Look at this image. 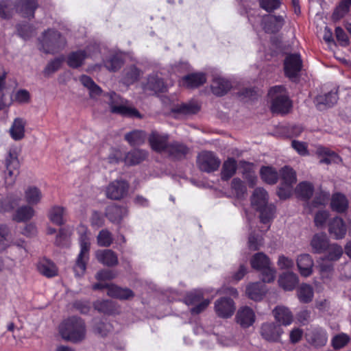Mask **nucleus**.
I'll return each mask as SVG.
<instances>
[{"label":"nucleus","mask_w":351,"mask_h":351,"mask_svg":"<svg viewBox=\"0 0 351 351\" xmlns=\"http://www.w3.org/2000/svg\"><path fill=\"white\" fill-rule=\"evenodd\" d=\"M60 334L66 341L81 342L86 337L85 323L80 317H69L60 326Z\"/></svg>","instance_id":"nucleus-1"},{"label":"nucleus","mask_w":351,"mask_h":351,"mask_svg":"<svg viewBox=\"0 0 351 351\" xmlns=\"http://www.w3.org/2000/svg\"><path fill=\"white\" fill-rule=\"evenodd\" d=\"M268 95L271 99L272 112L284 114L289 112L292 104L284 86H276L271 88Z\"/></svg>","instance_id":"nucleus-2"},{"label":"nucleus","mask_w":351,"mask_h":351,"mask_svg":"<svg viewBox=\"0 0 351 351\" xmlns=\"http://www.w3.org/2000/svg\"><path fill=\"white\" fill-rule=\"evenodd\" d=\"M40 42L42 50L46 53H55L62 49L66 44L65 38L60 32L52 29L43 32Z\"/></svg>","instance_id":"nucleus-3"},{"label":"nucleus","mask_w":351,"mask_h":351,"mask_svg":"<svg viewBox=\"0 0 351 351\" xmlns=\"http://www.w3.org/2000/svg\"><path fill=\"white\" fill-rule=\"evenodd\" d=\"M80 233V252L76 259L75 265L73 270L76 276H80L84 274L86 263L89 259V250H90V239L87 235V230L85 227L82 226L79 230Z\"/></svg>","instance_id":"nucleus-4"},{"label":"nucleus","mask_w":351,"mask_h":351,"mask_svg":"<svg viewBox=\"0 0 351 351\" xmlns=\"http://www.w3.org/2000/svg\"><path fill=\"white\" fill-rule=\"evenodd\" d=\"M19 166L20 163L16 151L14 149H10L4 160H0V169L4 167L7 172L5 176V183L7 186H12L14 184Z\"/></svg>","instance_id":"nucleus-5"},{"label":"nucleus","mask_w":351,"mask_h":351,"mask_svg":"<svg viewBox=\"0 0 351 351\" xmlns=\"http://www.w3.org/2000/svg\"><path fill=\"white\" fill-rule=\"evenodd\" d=\"M106 98V101L110 106L111 112L129 117H141L139 112L136 108L123 105L122 99L115 93H108Z\"/></svg>","instance_id":"nucleus-6"},{"label":"nucleus","mask_w":351,"mask_h":351,"mask_svg":"<svg viewBox=\"0 0 351 351\" xmlns=\"http://www.w3.org/2000/svg\"><path fill=\"white\" fill-rule=\"evenodd\" d=\"M220 164V159L212 152H202L197 157V165L202 171L214 172L219 169Z\"/></svg>","instance_id":"nucleus-7"},{"label":"nucleus","mask_w":351,"mask_h":351,"mask_svg":"<svg viewBox=\"0 0 351 351\" xmlns=\"http://www.w3.org/2000/svg\"><path fill=\"white\" fill-rule=\"evenodd\" d=\"M259 333L261 337L270 343L281 341L284 330L280 325L274 322H264L261 325Z\"/></svg>","instance_id":"nucleus-8"},{"label":"nucleus","mask_w":351,"mask_h":351,"mask_svg":"<svg viewBox=\"0 0 351 351\" xmlns=\"http://www.w3.org/2000/svg\"><path fill=\"white\" fill-rule=\"evenodd\" d=\"M129 184L123 180H116L106 188V196L112 199L118 200L123 198L128 193Z\"/></svg>","instance_id":"nucleus-9"},{"label":"nucleus","mask_w":351,"mask_h":351,"mask_svg":"<svg viewBox=\"0 0 351 351\" xmlns=\"http://www.w3.org/2000/svg\"><path fill=\"white\" fill-rule=\"evenodd\" d=\"M285 75L290 79L296 77L302 69V62L298 54L288 55L284 62Z\"/></svg>","instance_id":"nucleus-10"},{"label":"nucleus","mask_w":351,"mask_h":351,"mask_svg":"<svg viewBox=\"0 0 351 351\" xmlns=\"http://www.w3.org/2000/svg\"><path fill=\"white\" fill-rule=\"evenodd\" d=\"M215 311L217 315L222 318L231 317L234 311V302L229 298H221L215 302Z\"/></svg>","instance_id":"nucleus-11"},{"label":"nucleus","mask_w":351,"mask_h":351,"mask_svg":"<svg viewBox=\"0 0 351 351\" xmlns=\"http://www.w3.org/2000/svg\"><path fill=\"white\" fill-rule=\"evenodd\" d=\"M236 322L243 328H247L252 326L256 321V315L249 306L241 307L235 317Z\"/></svg>","instance_id":"nucleus-12"},{"label":"nucleus","mask_w":351,"mask_h":351,"mask_svg":"<svg viewBox=\"0 0 351 351\" xmlns=\"http://www.w3.org/2000/svg\"><path fill=\"white\" fill-rule=\"evenodd\" d=\"M315 154L320 158L319 163L321 164H339L342 162V158L336 152L322 145L316 147Z\"/></svg>","instance_id":"nucleus-13"},{"label":"nucleus","mask_w":351,"mask_h":351,"mask_svg":"<svg viewBox=\"0 0 351 351\" xmlns=\"http://www.w3.org/2000/svg\"><path fill=\"white\" fill-rule=\"evenodd\" d=\"M308 341L315 347H322L328 341V334L325 329L321 327H315L309 330L306 334Z\"/></svg>","instance_id":"nucleus-14"},{"label":"nucleus","mask_w":351,"mask_h":351,"mask_svg":"<svg viewBox=\"0 0 351 351\" xmlns=\"http://www.w3.org/2000/svg\"><path fill=\"white\" fill-rule=\"evenodd\" d=\"M169 136L162 134L156 131L152 132L149 136V143L152 149L159 153H165L168 143Z\"/></svg>","instance_id":"nucleus-15"},{"label":"nucleus","mask_w":351,"mask_h":351,"mask_svg":"<svg viewBox=\"0 0 351 351\" xmlns=\"http://www.w3.org/2000/svg\"><path fill=\"white\" fill-rule=\"evenodd\" d=\"M338 100L337 91H330L324 95H317L314 103L319 110H324L328 108H330L335 105Z\"/></svg>","instance_id":"nucleus-16"},{"label":"nucleus","mask_w":351,"mask_h":351,"mask_svg":"<svg viewBox=\"0 0 351 351\" xmlns=\"http://www.w3.org/2000/svg\"><path fill=\"white\" fill-rule=\"evenodd\" d=\"M206 81L202 73H194L186 75L179 81L180 85L187 88H195L203 85Z\"/></svg>","instance_id":"nucleus-17"},{"label":"nucleus","mask_w":351,"mask_h":351,"mask_svg":"<svg viewBox=\"0 0 351 351\" xmlns=\"http://www.w3.org/2000/svg\"><path fill=\"white\" fill-rule=\"evenodd\" d=\"M272 314L276 322L278 323V325H280V326L281 325L287 326L293 322V314L286 306H277L272 311Z\"/></svg>","instance_id":"nucleus-18"},{"label":"nucleus","mask_w":351,"mask_h":351,"mask_svg":"<svg viewBox=\"0 0 351 351\" xmlns=\"http://www.w3.org/2000/svg\"><path fill=\"white\" fill-rule=\"evenodd\" d=\"M328 232L335 239L344 238L346 234V227L343 220L339 217L332 219L328 223Z\"/></svg>","instance_id":"nucleus-19"},{"label":"nucleus","mask_w":351,"mask_h":351,"mask_svg":"<svg viewBox=\"0 0 351 351\" xmlns=\"http://www.w3.org/2000/svg\"><path fill=\"white\" fill-rule=\"evenodd\" d=\"M296 261L301 276L308 277L312 274L314 261L309 254H303L298 256Z\"/></svg>","instance_id":"nucleus-20"},{"label":"nucleus","mask_w":351,"mask_h":351,"mask_svg":"<svg viewBox=\"0 0 351 351\" xmlns=\"http://www.w3.org/2000/svg\"><path fill=\"white\" fill-rule=\"evenodd\" d=\"M189 152V148L186 145L182 143L175 141L168 145L165 154L173 159L180 160L184 158Z\"/></svg>","instance_id":"nucleus-21"},{"label":"nucleus","mask_w":351,"mask_h":351,"mask_svg":"<svg viewBox=\"0 0 351 351\" xmlns=\"http://www.w3.org/2000/svg\"><path fill=\"white\" fill-rule=\"evenodd\" d=\"M93 307L104 314L114 315L119 313V307L117 303L109 300H98L94 302Z\"/></svg>","instance_id":"nucleus-22"},{"label":"nucleus","mask_w":351,"mask_h":351,"mask_svg":"<svg viewBox=\"0 0 351 351\" xmlns=\"http://www.w3.org/2000/svg\"><path fill=\"white\" fill-rule=\"evenodd\" d=\"M211 90L217 96H223L232 88L231 82L221 77H214L211 84Z\"/></svg>","instance_id":"nucleus-23"},{"label":"nucleus","mask_w":351,"mask_h":351,"mask_svg":"<svg viewBox=\"0 0 351 351\" xmlns=\"http://www.w3.org/2000/svg\"><path fill=\"white\" fill-rule=\"evenodd\" d=\"M128 210L125 207L119 206L115 204L108 206L106 210V217L114 223H119L126 216Z\"/></svg>","instance_id":"nucleus-24"},{"label":"nucleus","mask_w":351,"mask_h":351,"mask_svg":"<svg viewBox=\"0 0 351 351\" xmlns=\"http://www.w3.org/2000/svg\"><path fill=\"white\" fill-rule=\"evenodd\" d=\"M97 261L108 267H113L118 264V257L111 250H99L95 254Z\"/></svg>","instance_id":"nucleus-25"},{"label":"nucleus","mask_w":351,"mask_h":351,"mask_svg":"<svg viewBox=\"0 0 351 351\" xmlns=\"http://www.w3.org/2000/svg\"><path fill=\"white\" fill-rule=\"evenodd\" d=\"M107 294L110 297L121 300H130L134 296V293L131 289L122 288L114 285H109Z\"/></svg>","instance_id":"nucleus-26"},{"label":"nucleus","mask_w":351,"mask_h":351,"mask_svg":"<svg viewBox=\"0 0 351 351\" xmlns=\"http://www.w3.org/2000/svg\"><path fill=\"white\" fill-rule=\"evenodd\" d=\"M90 56L88 49L71 52L67 57V64L70 67L77 69L81 66L84 64V60Z\"/></svg>","instance_id":"nucleus-27"},{"label":"nucleus","mask_w":351,"mask_h":351,"mask_svg":"<svg viewBox=\"0 0 351 351\" xmlns=\"http://www.w3.org/2000/svg\"><path fill=\"white\" fill-rule=\"evenodd\" d=\"M38 6V0H20L16 10L24 17H34Z\"/></svg>","instance_id":"nucleus-28"},{"label":"nucleus","mask_w":351,"mask_h":351,"mask_svg":"<svg viewBox=\"0 0 351 351\" xmlns=\"http://www.w3.org/2000/svg\"><path fill=\"white\" fill-rule=\"evenodd\" d=\"M329 244V239L325 233L315 234L311 241L313 252L317 254L325 252Z\"/></svg>","instance_id":"nucleus-29"},{"label":"nucleus","mask_w":351,"mask_h":351,"mask_svg":"<svg viewBox=\"0 0 351 351\" xmlns=\"http://www.w3.org/2000/svg\"><path fill=\"white\" fill-rule=\"evenodd\" d=\"M26 121L25 119L18 117L14 119L10 130V136L14 141H20L25 136V127Z\"/></svg>","instance_id":"nucleus-30"},{"label":"nucleus","mask_w":351,"mask_h":351,"mask_svg":"<svg viewBox=\"0 0 351 351\" xmlns=\"http://www.w3.org/2000/svg\"><path fill=\"white\" fill-rule=\"evenodd\" d=\"M252 205L256 209H260L268 204V194L263 188H256L251 197Z\"/></svg>","instance_id":"nucleus-31"},{"label":"nucleus","mask_w":351,"mask_h":351,"mask_svg":"<svg viewBox=\"0 0 351 351\" xmlns=\"http://www.w3.org/2000/svg\"><path fill=\"white\" fill-rule=\"evenodd\" d=\"M285 20L282 16H269L265 22L264 29L267 33H276L284 25Z\"/></svg>","instance_id":"nucleus-32"},{"label":"nucleus","mask_w":351,"mask_h":351,"mask_svg":"<svg viewBox=\"0 0 351 351\" xmlns=\"http://www.w3.org/2000/svg\"><path fill=\"white\" fill-rule=\"evenodd\" d=\"M265 290V286L263 282H254L246 287V294L250 299L258 301L262 299Z\"/></svg>","instance_id":"nucleus-33"},{"label":"nucleus","mask_w":351,"mask_h":351,"mask_svg":"<svg viewBox=\"0 0 351 351\" xmlns=\"http://www.w3.org/2000/svg\"><path fill=\"white\" fill-rule=\"evenodd\" d=\"M298 283V276L293 272H286L279 278V284L286 291H292Z\"/></svg>","instance_id":"nucleus-34"},{"label":"nucleus","mask_w":351,"mask_h":351,"mask_svg":"<svg viewBox=\"0 0 351 351\" xmlns=\"http://www.w3.org/2000/svg\"><path fill=\"white\" fill-rule=\"evenodd\" d=\"M330 205L332 210L343 213L348 208V201L344 195L336 193L332 197Z\"/></svg>","instance_id":"nucleus-35"},{"label":"nucleus","mask_w":351,"mask_h":351,"mask_svg":"<svg viewBox=\"0 0 351 351\" xmlns=\"http://www.w3.org/2000/svg\"><path fill=\"white\" fill-rule=\"evenodd\" d=\"M351 6V0H341L337 5L331 16L334 22H337L343 19L349 12Z\"/></svg>","instance_id":"nucleus-36"},{"label":"nucleus","mask_w":351,"mask_h":351,"mask_svg":"<svg viewBox=\"0 0 351 351\" xmlns=\"http://www.w3.org/2000/svg\"><path fill=\"white\" fill-rule=\"evenodd\" d=\"M37 267L39 272L47 278H51L58 274L56 266L53 263L47 259L40 261Z\"/></svg>","instance_id":"nucleus-37"},{"label":"nucleus","mask_w":351,"mask_h":351,"mask_svg":"<svg viewBox=\"0 0 351 351\" xmlns=\"http://www.w3.org/2000/svg\"><path fill=\"white\" fill-rule=\"evenodd\" d=\"M24 197L29 206H33L38 204L40 202L43 195L38 188L31 186L25 189Z\"/></svg>","instance_id":"nucleus-38"},{"label":"nucleus","mask_w":351,"mask_h":351,"mask_svg":"<svg viewBox=\"0 0 351 351\" xmlns=\"http://www.w3.org/2000/svg\"><path fill=\"white\" fill-rule=\"evenodd\" d=\"M65 208L62 206H56L51 208L49 213V218L54 224L62 226L65 223Z\"/></svg>","instance_id":"nucleus-39"},{"label":"nucleus","mask_w":351,"mask_h":351,"mask_svg":"<svg viewBox=\"0 0 351 351\" xmlns=\"http://www.w3.org/2000/svg\"><path fill=\"white\" fill-rule=\"evenodd\" d=\"M237 171V161L232 158H229L224 161L221 171V178L223 180H228L232 177Z\"/></svg>","instance_id":"nucleus-40"},{"label":"nucleus","mask_w":351,"mask_h":351,"mask_svg":"<svg viewBox=\"0 0 351 351\" xmlns=\"http://www.w3.org/2000/svg\"><path fill=\"white\" fill-rule=\"evenodd\" d=\"M80 81L84 86L89 90L90 97L95 98L101 95V88L97 85L90 77L85 75H82L80 78Z\"/></svg>","instance_id":"nucleus-41"},{"label":"nucleus","mask_w":351,"mask_h":351,"mask_svg":"<svg viewBox=\"0 0 351 351\" xmlns=\"http://www.w3.org/2000/svg\"><path fill=\"white\" fill-rule=\"evenodd\" d=\"M34 215V210L29 205L23 206L19 208L13 219L17 222L26 221L32 218Z\"/></svg>","instance_id":"nucleus-42"},{"label":"nucleus","mask_w":351,"mask_h":351,"mask_svg":"<svg viewBox=\"0 0 351 351\" xmlns=\"http://www.w3.org/2000/svg\"><path fill=\"white\" fill-rule=\"evenodd\" d=\"M17 5L12 0L0 1V17L3 19H10Z\"/></svg>","instance_id":"nucleus-43"},{"label":"nucleus","mask_w":351,"mask_h":351,"mask_svg":"<svg viewBox=\"0 0 351 351\" xmlns=\"http://www.w3.org/2000/svg\"><path fill=\"white\" fill-rule=\"evenodd\" d=\"M166 86L163 80L155 75H151L147 79V82L145 86V90H150L154 93L165 91Z\"/></svg>","instance_id":"nucleus-44"},{"label":"nucleus","mask_w":351,"mask_h":351,"mask_svg":"<svg viewBox=\"0 0 351 351\" xmlns=\"http://www.w3.org/2000/svg\"><path fill=\"white\" fill-rule=\"evenodd\" d=\"M326 251L327 253L323 258L328 261H338L343 253L341 246L337 243L329 244Z\"/></svg>","instance_id":"nucleus-45"},{"label":"nucleus","mask_w":351,"mask_h":351,"mask_svg":"<svg viewBox=\"0 0 351 351\" xmlns=\"http://www.w3.org/2000/svg\"><path fill=\"white\" fill-rule=\"evenodd\" d=\"M313 289L307 284H302L298 290V297L302 303H308L312 301L313 298Z\"/></svg>","instance_id":"nucleus-46"},{"label":"nucleus","mask_w":351,"mask_h":351,"mask_svg":"<svg viewBox=\"0 0 351 351\" xmlns=\"http://www.w3.org/2000/svg\"><path fill=\"white\" fill-rule=\"evenodd\" d=\"M141 75V71L136 66H132L123 71V82L130 85L137 81Z\"/></svg>","instance_id":"nucleus-47"},{"label":"nucleus","mask_w":351,"mask_h":351,"mask_svg":"<svg viewBox=\"0 0 351 351\" xmlns=\"http://www.w3.org/2000/svg\"><path fill=\"white\" fill-rule=\"evenodd\" d=\"M270 265L269 258L263 252L255 254L251 259L252 267L257 270H261Z\"/></svg>","instance_id":"nucleus-48"},{"label":"nucleus","mask_w":351,"mask_h":351,"mask_svg":"<svg viewBox=\"0 0 351 351\" xmlns=\"http://www.w3.org/2000/svg\"><path fill=\"white\" fill-rule=\"evenodd\" d=\"M295 191L301 198L308 200L313 195L314 187L313 185L308 182H302L297 186Z\"/></svg>","instance_id":"nucleus-49"},{"label":"nucleus","mask_w":351,"mask_h":351,"mask_svg":"<svg viewBox=\"0 0 351 351\" xmlns=\"http://www.w3.org/2000/svg\"><path fill=\"white\" fill-rule=\"evenodd\" d=\"M125 139L132 146L143 144L145 140V134L141 130H134L127 133Z\"/></svg>","instance_id":"nucleus-50"},{"label":"nucleus","mask_w":351,"mask_h":351,"mask_svg":"<svg viewBox=\"0 0 351 351\" xmlns=\"http://www.w3.org/2000/svg\"><path fill=\"white\" fill-rule=\"evenodd\" d=\"M199 109L200 106L197 103L191 101L178 105L175 108V111L183 114L189 115L196 114L199 112Z\"/></svg>","instance_id":"nucleus-51"},{"label":"nucleus","mask_w":351,"mask_h":351,"mask_svg":"<svg viewBox=\"0 0 351 351\" xmlns=\"http://www.w3.org/2000/svg\"><path fill=\"white\" fill-rule=\"evenodd\" d=\"M147 157V152L142 149H134L128 152L125 160L130 165H136L144 160Z\"/></svg>","instance_id":"nucleus-52"},{"label":"nucleus","mask_w":351,"mask_h":351,"mask_svg":"<svg viewBox=\"0 0 351 351\" xmlns=\"http://www.w3.org/2000/svg\"><path fill=\"white\" fill-rule=\"evenodd\" d=\"M231 190L237 198H243L247 193V188L243 182L238 178L231 182Z\"/></svg>","instance_id":"nucleus-53"},{"label":"nucleus","mask_w":351,"mask_h":351,"mask_svg":"<svg viewBox=\"0 0 351 351\" xmlns=\"http://www.w3.org/2000/svg\"><path fill=\"white\" fill-rule=\"evenodd\" d=\"M282 183L285 185L291 186L297 181L295 171L291 167H285L280 171Z\"/></svg>","instance_id":"nucleus-54"},{"label":"nucleus","mask_w":351,"mask_h":351,"mask_svg":"<svg viewBox=\"0 0 351 351\" xmlns=\"http://www.w3.org/2000/svg\"><path fill=\"white\" fill-rule=\"evenodd\" d=\"M261 178L269 184H275L278 180L277 171L269 167H263L261 169Z\"/></svg>","instance_id":"nucleus-55"},{"label":"nucleus","mask_w":351,"mask_h":351,"mask_svg":"<svg viewBox=\"0 0 351 351\" xmlns=\"http://www.w3.org/2000/svg\"><path fill=\"white\" fill-rule=\"evenodd\" d=\"M348 335L341 332L335 335L331 339V345L335 350H340L345 348L350 341Z\"/></svg>","instance_id":"nucleus-56"},{"label":"nucleus","mask_w":351,"mask_h":351,"mask_svg":"<svg viewBox=\"0 0 351 351\" xmlns=\"http://www.w3.org/2000/svg\"><path fill=\"white\" fill-rule=\"evenodd\" d=\"M330 262H328L324 258H320L318 261L319 273L322 278H330L333 274L334 265Z\"/></svg>","instance_id":"nucleus-57"},{"label":"nucleus","mask_w":351,"mask_h":351,"mask_svg":"<svg viewBox=\"0 0 351 351\" xmlns=\"http://www.w3.org/2000/svg\"><path fill=\"white\" fill-rule=\"evenodd\" d=\"M260 212V219L263 223H267L274 217L276 208L273 204H267L263 208L256 209Z\"/></svg>","instance_id":"nucleus-58"},{"label":"nucleus","mask_w":351,"mask_h":351,"mask_svg":"<svg viewBox=\"0 0 351 351\" xmlns=\"http://www.w3.org/2000/svg\"><path fill=\"white\" fill-rule=\"evenodd\" d=\"M112 330V326L109 322L103 321H95L93 326V331L101 337H106Z\"/></svg>","instance_id":"nucleus-59"},{"label":"nucleus","mask_w":351,"mask_h":351,"mask_svg":"<svg viewBox=\"0 0 351 351\" xmlns=\"http://www.w3.org/2000/svg\"><path fill=\"white\" fill-rule=\"evenodd\" d=\"M97 243L101 247H109L113 241L111 232L107 229L101 230L97 237Z\"/></svg>","instance_id":"nucleus-60"},{"label":"nucleus","mask_w":351,"mask_h":351,"mask_svg":"<svg viewBox=\"0 0 351 351\" xmlns=\"http://www.w3.org/2000/svg\"><path fill=\"white\" fill-rule=\"evenodd\" d=\"M204 298V293L201 290H195L188 293L184 298V302L188 306H195Z\"/></svg>","instance_id":"nucleus-61"},{"label":"nucleus","mask_w":351,"mask_h":351,"mask_svg":"<svg viewBox=\"0 0 351 351\" xmlns=\"http://www.w3.org/2000/svg\"><path fill=\"white\" fill-rule=\"evenodd\" d=\"M123 64V60L119 55H113L104 62L105 67L110 71L119 70Z\"/></svg>","instance_id":"nucleus-62"},{"label":"nucleus","mask_w":351,"mask_h":351,"mask_svg":"<svg viewBox=\"0 0 351 351\" xmlns=\"http://www.w3.org/2000/svg\"><path fill=\"white\" fill-rule=\"evenodd\" d=\"M247 243L250 250L253 251L258 250L263 245V238L258 234L251 232L248 237Z\"/></svg>","instance_id":"nucleus-63"},{"label":"nucleus","mask_w":351,"mask_h":351,"mask_svg":"<svg viewBox=\"0 0 351 351\" xmlns=\"http://www.w3.org/2000/svg\"><path fill=\"white\" fill-rule=\"evenodd\" d=\"M62 62V60L60 58H56L49 62L44 69L45 75L49 76L57 71L60 68Z\"/></svg>","instance_id":"nucleus-64"}]
</instances>
